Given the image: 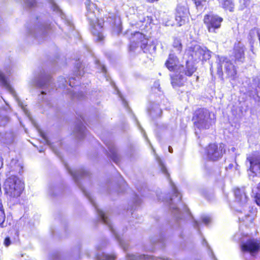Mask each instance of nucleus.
Masks as SVG:
<instances>
[{"label": "nucleus", "instance_id": "obj_45", "mask_svg": "<svg viewBox=\"0 0 260 260\" xmlns=\"http://www.w3.org/2000/svg\"><path fill=\"white\" fill-rule=\"evenodd\" d=\"M52 259L50 260H59L60 258V255L58 253H54L52 255Z\"/></svg>", "mask_w": 260, "mask_h": 260}, {"label": "nucleus", "instance_id": "obj_64", "mask_svg": "<svg viewBox=\"0 0 260 260\" xmlns=\"http://www.w3.org/2000/svg\"><path fill=\"white\" fill-rule=\"evenodd\" d=\"M6 105H7V106H6V107H8L10 109V108L9 107V106L8 105V104H6Z\"/></svg>", "mask_w": 260, "mask_h": 260}, {"label": "nucleus", "instance_id": "obj_54", "mask_svg": "<svg viewBox=\"0 0 260 260\" xmlns=\"http://www.w3.org/2000/svg\"><path fill=\"white\" fill-rule=\"evenodd\" d=\"M119 96L120 97L121 100L122 101V102H123L124 106L126 107L127 106V103H126L125 101H124V100L122 99V98L121 96V95H119Z\"/></svg>", "mask_w": 260, "mask_h": 260}, {"label": "nucleus", "instance_id": "obj_29", "mask_svg": "<svg viewBox=\"0 0 260 260\" xmlns=\"http://www.w3.org/2000/svg\"><path fill=\"white\" fill-rule=\"evenodd\" d=\"M66 91H67V93L68 94H70L71 96L73 99L77 98L78 100H82L84 98L85 95H84V93L82 91H81V92L77 93L75 92H74V91H72L71 89H68V88H67L66 89Z\"/></svg>", "mask_w": 260, "mask_h": 260}, {"label": "nucleus", "instance_id": "obj_11", "mask_svg": "<svg viewBox=\"0 0 260 260\" xmlns=\"http://www.w3.org/2000/svg\"><path fill=\"white\" fill-rule=\"evenodd\" d=\"M140 47L141 49L144 52L149 51L151 45L148 44V40L145 37V36L139 31L136 32L134 34V36L132 38L131 44L129 45V50L133 51L135 49Z\"/></svg>", "mask_w": 260, "mask_h": 260}, {"label": "nucleus", "instance_id": "obj_34", "mask_svg": "<svg viewBox=\"0 0 260 260\" xmlns=\"http://www.w3.org/2000/svg\"><path fill=\"white\" fill-rule=\"evenodd\" d=\"M6 216L4 212L3 206L1 203H0V226L4 227V222L5 220Z\"/></svg>", "mask_w": 260, "mask_h": 260}, {"label": "nucleus", "instance_id": "obj_42", "mask_svg": "<svg viewBox=\"0 0 260 260\" xmlns=\"http://www.w3.org/2000/svg\"><path fill=\"white\" fill-rule=\"evenodd\" d=\"M141 203V200L137 194H135L134 199V204L135 207L139 205Z\"/></svg>", "mask_w": 260, "mask_h": 260}, {"label": "nucleus", "instance_id": "obj_30", "mask_svg": "<svg viewBox=\"0 0 260 260\" xmlns=\"http://www.w3.org/2000/svg\"><path fill=\"white\" fill-rule=\"evenodd\" d=\"M256 35L258 37L260 36V29L258 28L254 27L251 29L249 32L248 39L250 42L253 41L254 38Z\"/></svg>", "mask_w": 260, "mask_h": 260}, {"label": "nucleus", "instance_id": "obj_26", "mask_svg": "<svg viewBox=\"0 0 260 260\" xmlns=\"http://www.w3.org/2000/svg\"><path fill=\"white\" fill-rule=\"evenodd\" d=\"M251 196L254 198L256 204L260 206V182L252 188Z\"/></svg>", "mask_w": 260, "mask_h": 260}, {"label": "nucleus", "instance_id": "obj_55", "mask_svg": "<svg viewBox=\"0 0 260 260\" xmlns=\"http://www.w3.org/2000/svg\"><path fill=\"white\" fill-rule=\"evenodd\" d=\"M168 149H169V151L170 153H172L173 152V148L171 146L169 147Z\"/></svg>", "mask_w": 260, "mask_h": 260}, {"label": "nucleus", "instance_id": "obj_56", "mask_svg": "<svg viewBox=\"0 0 260 260\" xmlns=\"http://www.w3.org/2000/svg\"><path fill=\"white\" fill-rule=\"evenodd\" d=\"M127 186V184H126V183L125 181H124L123 184V188L125 189Z\"/></svg>", "mask_w": 260, "mask_h": 260}, {"label": "nucleus", "instance_id": "obj_46", "mask_svg": "<svg viewBox=\"0 0 260 260\" xmlns=\"http://www.w3.org/2000/svg\"><path fill=\"white\" fill-rule=\"evenodd\" d=\"M75 80L74 78H70L69 80V86L71 87H73L74 86H76L77 85H76L74 83H73V81Z\"/></svg>", "mask_w": 260, "mask_h": 260}, {"label": "nucleus", "instance_id": "obj_35", "mask_svg": "<svg viewBox=\"0 0 260 260\" xmlns=\"http://www.w3.org/2000/svg\"><path fill=\"white\" fill-rule=\"evenodd\" d=\"M202 245L203 246H206L208 248V252H209L208 254L210 255V256H211L214 260H217L214 253H213V252L212 251L211 248L209 246L207 241L204 238L203 239V241H202Z\"/></svg>", "mask_w": 260, "mask_h": 260}, {"label": "nucleus", "instance_id": "obj_31", "mask_svg": "<svg viewBox=\"0 0 260 260\" xmlns=\"http://www.w3.org/2000/svg\"><path fill=\"white\" fill-rule=\"evenodd\" d=\"M173 47L177 53H180L182 49V45L179 39L175 38L174 40Z\"/></svg>", "mask_w": 260, "mask_h": 260}, {"label": "nucleus", "instance_id": "obj_24", "mask_svg": "<svg viewBox=\"0 0 260 260\" xmlns=\"http://www.w3.org/2000/svg\"><path fill=\"white\" fill-rule=\"evenodd\" d=\"M220 4L224 10L231 12L234 11L235 4L233 0H221L220 2Z\"/></svg>", "mask_w": 260, "mask_h": 260}, {"label": "nucleus", "instance_id": "obj_43", "mask_svg": "<svg viewBox=\"0 0 260 260\" xmlns=\"http://www.w3.org/2000/svg\"><path fill=\"white\" fill-rule=\"evenodd\" d=\"M152 89L153 90L157 89L158 91H160V83L159 81H156L154 82Z\"/></svg>", "mask_w": 260, "mask_h": 260}, {"label": "nucleus", "instance_id": "obj_28", "mask_svg": "<svg viewBox=\"0 0 260 260\" xmlns=\"http://www.w3.org/2000/svg\"><path fill=\"white\" fill-rule=\"evenodd\" d=\"M161 112V109L158 106L152 107L151 109L149 110V115L152 118H155L160 116Z\"/></svg>", "mask_w": 260, "mask_h": 260}, {"label": "nucleus", "instance_id": "obj_25", "mask_svg": "<svg viewBox=\"0 0 260 260\" xmlns=\"http://www.w3.org/2000/svg\"><path fill=\"white\" fill-rule=\"evenodd\" d=\"M9 166L11 169L10 172H15L18 173H21L23 169L22 166L20 163L16 159H12L9 164Z\"/></svg>", "mask_w": 260, "mask_h": 260}, {"label": "nucleus", "instance_id": "obj_50", "mask_svg": "<svg viewBox=\"0 0 260 260\" xmlns=\"http://www.w3.org/2000/svg\"><path fill=\"white\" fill-rule=\"evenodd\" d=\"M5 72L7 74H9L11 73V70L10 69V67L6 68L5 69Z\"/></svg>", "mask_w": 260, "mask_h": 260}, {"label": "nucleus", "instance_id": "obj_17", "mask_svg": "<svg viewBox=\"0 0 260 260\" xmlns=\"http://www.w3.org/2000/svg\"><path fill=\"white\" fill-rule=\"evenodd\" d=\"M85 122L84 118L81 116L76 124L73 134L78 139H82L87 135V131L83 122Z\"/></svg>", "mask_w": 260, "mask_h": 260}, {"label": "nucleus", "instance_id": "obj_44", "mask_svg": "<svg viewBox=\"0 0 260 260\" xmlns=\"http://www.w3.org/2000/svg\"><path fill=\"white\" fill-rule=\"evenodd\" d=\"M4 245L8 247L11 244V241L10 238L9 237H6L4 242Z\"/></svg>", "mask_w": 260, "mask_h": 260}, {"label": "nucleus", "instance_id": "obj_57", "mask_svg": "<svg viewBox=\"0 0 260 260\" xmlns=\"http://www.w3.org/2000/svg\"><path fill=\"white\" fill-rule=\"evenodd\" d=\"M139 192L141 194L142 196H144L142 192V189L137 188Z\"/></svg>", "mask_w": 260, "mask_h": 260}, {"label": "nucleus", "instance_id": "obj_58", "mask_svg": "<svg viewBox=\"0 0 260 260\" xmlns=\"http://www.w3.org/2000/svg\"><path fill=\"white\" fill-rule=\"evenodd\" d=\"M147 1L149 2L152 3V2H154V1H157L158 0H147Z\"/></svg>", "mask_w": 260, "mask_h": 260}, {"label": "nucleus", "instance_id": "obj_37", "mask_svg": "<svg viewBox=\"0 0 260 260\" xmlns=\"http://www.w3.org/2000/svg\"><path fill=\"white\" fill-rule=\"evenodd\" d=\"M14 135L13 133H7L6 134V143L8 144H11L14 141Z\"/></svg>", "mask_w": 260, "mask_h": 260}, {"label": "nucleus", "instance_id": "obj_21", "mask_svg": "<svg viewBox=\"0 0 260 260\" xmlns=\"http://www.w3.org/2000/svg\"><path fill=\"white\" fill-rule=\"evenodd\" d=\"M11 110L8 107L0 108V126H5L10 121Z\"/></svg>", "mask_w": 260, "mask_h": 260}, {"label": "nucleus", "instance_id": "obj_6", "mask_svg": "<svg viewBox=\"0 0 260 260\" xmlns=\"http://www.w3.org/2000/svg\"><path fill=\"white\" fill-rule=\"evenodd\" d=\"M31 85L42 90L41 94H46L55 87L65 88L67 86V81L63 77H59L55 85L52 82V77L44 70L41 71L39 75L36 77L31 81Z\"/></svg>", "mask_w": 260, "mask_h": 260}, {"label": "nucleus", "instance_id": "obj_33", "mask_svg": "<svg viewBox=\"0 0 260 260\" xmlns=\"http://www.w3.org/2000/svg\"><path fill=\"white\" fill-rule=\"evenodd\" d=\"M204 53H202V57L201 59L202 60H209L211 56V53L212 52L209 51L208 49H207V48L204 47L203 48Z\"/></svg>", "mask_w": 260, "mask_h": 260}, {"label": "nucleus", "instance_id": "obj_1", "mask_svg": "<svg viewBox=\"0 0 260 260\" xmlns=\"http://www.w3.org/2000/svg\"><path fill=\"white\" fill-rule=\"evenodd\" d=\"M64 163V167L68 173L72 176L75 183L79 187V188L82 191L84 196L88 199L89 201L94 207L98 216L100 220L105 224L108 226L110 231L115 237L119 243L120 246L124 250H126L128 248V244L125 242L122 238L123 233L118 232L112 225L110 219L109 218L107 215L102 210L99 208L98 205L94 201V199L87 190L86 187L84 186L89 185L90 184V178L89 172L83 169L80 168L76 170L71 169L69 166L66 164Z\"/></svg>", "mask_w": 260, "mask_h": 260}, {"label": "nucleus", "instance_id": "obj_2", "mask_svg": "<svg viewBox=\"0 0 260 260\" xmlns=\"http://www.w3.org/2000/svg\"><path fill=\"white\" fill-rule=\"evenodd\" d=\"M156 159L161 172L169 180L170 184L173 192V195L169 199H161L160 197L157 195L158 199L166 202L169 205L170 212L176 222L173 228L178 229L177 234L182 238V235L180 222L181 220L184 219L192 218V215L189 209L181 201V196L176 186L172 180L170 179V175L163 162L159 157H157Z\"/></svg>", "mask_w": 260, "mask_h": 260}, {"label": "nucleus", "instance_id": "obj_53", "mask_svg": "<svg viewBox=\"0 0 260 260\" xmlns=\"http://www.w3.org/2000/svg\"><path fill=\"white\" fill-rule=\"evenodd\" d=\"M136 121H137V124L138 126L139 127V128L140 129H141L142 132H144V130L143 129L142 127L140 125V124L139 122H138V121L137 119H136Z\"/></svg>", "mask_w": 260, "mask_h": 260}, {"label": "nucleus", "instance_id": "obj_16", "mask_svg": "<svg viewBox=\"0 0 260 260\" xmlns=\"http://www.w3.org/2000/svg\"><path fill=\"white\" fill-rule=\"evenodd\" d=\"M189 14L188 9L186 6L178 5L176 8V20L179 26L183 25L188 19Z\"/></svg>", "mask_w": 260, "mask_h": 260}, {"label": "nucleus", "instance_id": "obj_9", "mask_svg": "<svg viewBox=\"0 0 260 260\" xmlns=\"http://www.w3.org/2000/svg\"><path fill=\"white\" fill-rule=\"evenodd\" d=\"M219 58L218 62H217V74L222 80H223V71H222V66H224L225 73L227 74V76L232 78V79H234L236 78V76L237 74V71L235 69V66L232 64V63L226 58L224 57H221Z\"/></svg>", "mask_w": 260, "mask_h": 260}, {"label": "nucleus", "instance_id": "obj_63", "mask_svg": "<svg viewBox=\"0 0 260 260\" xmlns=\"http://www.w3.org/2000/svg\"><path fill=\"white\" fill-rule=\"evenodd\" d=\"M156 47L155 46H153V49L154 50L155 49Z\"/></svg>", "mask_w": 260, "mask_h": 260}, {"label": "nucleus", "instance_id": "obj_13", "mask_svg": "<svg viewBox=\"0 0 260 260\" xmlns=\"http://www.w3.org/2000/svg\"><path fill=\"white\" fill-rule=\"evenodd\" d=\"M108 245L107 240L104 239L99 242L95 246L96 252L94 257L96 260H115L116 256L114 254H107L103 252Z\"/></svg>", "mask_w": 260, "mask_h": 260}, {"label": "nucleus", "instance_id": "obj_61", "mask_svg": "<svg viewBox=\"0 0 260 260\" xmlns=\"http://www.w3.org/2000/svg\"><path fill=\"white\" fill-rule=\"evenodd\" d=\"M134 207H132V208L130 209L131 211L133 210L134 209Z\"/></svg>", "mask_w": 260, "mask_h": 260}, {"label": "nucleus", "instance_id": "obj_22", "mask_svg": "<svg viewBox=\"0 0 260 260\" xmlns=\"http://www.w3.org/2000/svg\"><path fill=\"white\" fill-rule=\"evenodd\" d=\"M41 136L44 140L45 141L46 144L49 146V147L51 148V149L52 150V151L54 152V153L58 157L61 158V154L60 152L57 149L58 147L61 146V142L57 141L55 142V143L54 142H52L50 140H49V139L47 138V137L46 136L45 134H44L43 133H41Z\"/></svg>", "mask_w": 260, "mask_h": 260}, {"label": "nucleus", "instance_id": "obj_32", "mask_svg": "<svg viewBox=\"0 0 260 260\" xmlns=\"http://www.w3.org/2000/svg\"><path fill=\"white\" fill-rule=\"evenodd\" d=\"M196 8L200 11H202L204 7L206 6V0H193Z\"/></svg>", "mask_w": 260, "mask_h": 260}, {"label": "nucleus", "instance_id": "obj_15", "mask_svg": "<svg viewBox=\"0 0 260 260\" xmlns=\"http://www.w3.org/2000/svg\"><path fill=\"white\" fill-rule=\"evenodd\" d=\"M240 246L243 252H247L254 255L260 250V241L255 239H249L241 244Z\"/></svg>", "mask_w": 260, "mask_h": 260}, {"label": "nucleus", "instance_id": "obj_36", "mask_svg": "<svg viewBox=\"0 0 260 260\" xmlns=\"http://www.w3.org/2000/svg\"><path fill=\"white\" fill-rule=\"evenodd\" d=\"M58 191H59V188L57 186L51 185L49 187V193L52 196H57Z\"/></svg>", "mask_w": 260, "mask_h": 260}, {"label": "nucleus", "instance_id": "obj_3", "mask_svg": "<svg viewBox=\"0 0 260 260\" xmlns=\"http://www.w3.org/2000/svg\"><path fill=\"white\" fill-rule=\"evenodd\" d=\"M178 59L174 53L169 54L168 59L166 62L167 68L170 71L175 72L170 75L171 84L174 88L182 86L186 80V76H191L196 71L193 63L190 61H186V66H177Z\"/></svg>", "mask_w": 260, "mask_h": 260}, {"label": "nucleus", "instance_id": "obj_40", "mask_svg": "<svg viewBox=\"0 0 260 260\" xmlns=\"http://www.w3.org/2000/svg\"><path fill=\"white\" fill-rule=\"evenodd\" d=\"M82 64L79 61L77 62V64L76 65V68L77 70L76 71V74L79 76H83L84 74L83 71L81 70V69L82 68Z\"/></svg>", "mask_w": 260, "mask_h": 260}, {"label": "nucleus", "instance_id": "obj_51", "mask_svg": "<svg viewBox=\"0 0 260 260\" xmlns=\"http://www.w3.org/2000/svg\"><path fill=\"white\" fill-rule=\"evenodd\" d=\"M139 20L140 22H143L145 21V19L144 17V16L142 15V16H141V17H139Z\"/></svg>", "mask_w": 260, "mask_h": 260}, {"label": "nucleus", "instance_id": "obj_4", "mask_svg": "<svg viewBox=\"0 0 260 260\" xmlns=\"http://www.w3.org/2000/svg\"><path fill=\"white\" fill-rule=\"evenodd\" d=\"M54 24L50 22L46 15H41L36 17L35 22L27 25L26 28V39L29 43H41L45 41Z\"/></svg>", "mask_w": 260, "mask_h": 260}, {"label": "nucleus", "instance_id": "obj_39", "mask_svg": "<svg viewBox=\"0 0 260 260\" xmlns=\"http://www.w3.org/2000/svg\"><path fill=\"white\" fill-rule=\"evenodd\" d=\"M240 9L243 10L250 5V0H240Z\"/></svg>", "mask_w": 260, "mask_h": 260}, {"label": "nucleus", "instance_id": "obj_62", "mask_svg": "<svg viewBox=\"0 0 260 260\" xmlns=\"http://www.w3.org/2000/svg\"><path fill=\"white\" fill-rule=\"evenodd\" d=\"M60 158V159L62 160V161H63V160H62V156H61V158L59 157Z\"/></svg>", "mask_w": 260, "mask_h": 260}, {"label": "nucleus", "instance_id": "obj_14", "mask_svg": "<svg viewBox=\"0 0 260 260\" xmlns=\"http://www.w3.org/2000/svg\"><path fill=\"white\" fill-rule=\"evenodd\" d=\"M247 159L249 161L250 176H257L260 174V154L255 152L251 156H248Z\"/></svg>", "mask_w": 260, "mask_h": 260}, {"label": "nucleus", "instance_id": "obj_47", "mask_svg": "<svg viewBox=\"0 0 260 260\" xmlns=\"http://www.w3.org/2000/svg\"><path fill=\"white\" fill-rule=\"evenodd\" d=\"M193 226H194V228L198 229L199 232H200V230H199V228H200L199 222H198V221L194 220V223H193Z\"/></svg>", "mask_w": 260, "mask_h": 260}, {"label": "nucleus", "instance_id": "obj_60", "mask_svg": "<svg viewBox=\"0 0 260 260\" xmlns=\"http://www.w3.org/2000/svg\"><path fill=\"white\" fill-rule=\"evenodd\" d=\"M143 136H144V137H145V138H146V139H147V137H146V134H145V132H144Z\"/></svg>", "mask_w": 260, "mask_h": 260}, {"label": "nucleus", "instance_id": "obj_27", "mask_svg": "<svg viewBox=\"0 0 260 260\" xmlns=\"http://www.w3.org/2000/svg\"><path fill=\"white\" fill-rule=\"evenodd\" d=\"M150 242L154 245L158 244L159 247H162L164 244V237L161 235H160L154 237H152L150 239Z\"/></svg>", "mask_w": 260, "mask_h": 260}, {"label": "nucleus", "instance_id": "obj_41", "mask_svg": "<svg viewBox=\"0 0 260 260\" xmlns=\"http://www.w3.org/2000/svg\"><path fill=\"white\" fill-rule=\"evenodd\" d=\"M201 219L203 223L205 225H208L211 221V218L207 215H203L201 216Z\"/></svg>", "mask_w": 260, "mask_h": 260}, {"label": "nucleus", "instance_id": "obj_5", "mask_svg": "<svg viewBox=\"0 0 260 260\" xmlns=\"http://www.w3.org/2000/svg\"><path fill=\"white\" fill-rule=\"evenodd\" d=\"M85 4L87 10L86 16L91 26V32L97 41H101L104 39L103 26L104 22L103 19L99 18L100 9L89 0H86Z\"/></svg>", "mask_w": 260, "mask_h": 260}, {"label": "nucleus", "instance_id": "obj_23", "mask_svg": "<svg viewBox=\"0 0 260 260\" xmlns=\"http://www.w3.org/2000/svg\"><path fill=\"white\" fill-rule=\"evenodd\" d=\"M234 194L236 201L241 204L246 203L247 201V196L246 194L245 188H237L234 190Z\"/></svg>", "mask_w": 260, "mask_h": 260}, {"label": "nucleus", "instance_id": "obj_59", "mask_svg": "<svg viewBox=\"0 0 260 260\" xmlns=\"http://www.w3.org/2000/svg\"><path fill=\"white\" fill-rule=\"evenodd\" d=\"M210 72H211V74H212V72H213V67H212V66H211V67L210 68Z\"/></svg>", "mask_w": 260, "mask_h": 260}, {"label": "nucleus", "instance_id": "obj_20", "mask_svg": "<svg viewBox=\"0 0 260 260\" xmlns=\"http://www.w3.org/2000/svg\"><path fill=\"white\" fill-rule=\"evenodd\" d=\"M245 49L244 45L240 42L235 45L234 53L236 61L240 63H243L244 61Z\"/></svg>", "mask_w": 260, "mask_h": 260}, {"label": "nucleus", "instance_id": "obj_19", "mask_svg": "<svg viewBox=\"0 0 260 260\" xmlns=\"http://www.w3.org/2000/svg\"><path fill=\"white\" fill-rule=\"evenodd\" d=\"M203 48L199 45L191 46L187 51V53L191 59L197 61L201 59L202 53H204Z\"/></svg>", "mask_w": 260, "mask_h": 260}, {"label": "nucleus", "instance_id": "obj_8", "mask_svg": "<svg viewBox=\"0 0 260 260\" xmlns=\"http://www.w3.org/2000/svg\"><path fill=\"white\" fill-rule=\"evenodd\" d=\"M4 185L6 193L12 198L19 197L24 188V183L15 175L9 177Z\"/></svg>", "mask_w": 260, "mask_h": 260}, {"label": "nucleus", "instance_id": "obj_10", "mask_svg": "<svg viewBox=\"0 0 260 260\" xmlns=\"http://www.w3.org/2000/svg\"><path fill=\"white\" fill-rule=\"evenodd\" d=\"M203 21L209 32L217 33L221 27L223 18L217 14L209 13L204 16Z\"/></svg>", "mask_w": 260, "mask_h": 260}, {"label": "nucleus", "instance_id": "obj_48", "mask_svg": "<svg viewBox=\"0 0 260 260\" xmlns=\"http://www.w3.org/2000/svg\"><path fill=\"white\" fill-rule=\"evenodd\" d=\"M114 31H116V32L119 34L121 31V27L120 25V22L118 23L117 27H116V30L114 29Z\"/></svg>", "mask_w": 260, "mask_h": 260}, {"label": "nucleus", "instance_id": "obj_7", "mask_svg": "<svg viewBox=\"0 0 260 260\" xmlns=\"http://www.w3.org/2000/svg\"><path fill=\"white\" fill-rule=\"evenodd\" d=\"M194 126L200 130L209 129L215 122L214 115L206 109L201 108L196 111L193 117Z\"/></svg>", "mask_w": 260, "mask_h": 260}, {"label": "nucleus", "instance_id": "obj_49", "mask_svg": "<svg viewBox=\"0 0 260 260\" xmlns=\"http://www.w3.org/2000/svg\"><path fill=\"white\" fill-rule=\"evenodd\" d=\"M234 167L233 164H230L228 167H226V170H231Z\"/></svg>", "mask_w": 260, "mask_h": 260}, {"label": "nucleus", "instance_id": "obj_18", "mask_svg": "<svg viewBox=\"0 0 260 260\" xmlns=\"http://www.w3.org/2000/svg\"><path fill=\"white\" fill-rule=\"evenodd\" d=\"M103 142L108 149V152H107L108 156L114 162L118 164L120 158L114 143L111 140H103Z\"/></svg>", "mask_w": 260, "mask_h": 260}, {"label": "nucleus", "instance_id": "obj_12", "mask_svg": "<svg viewBox=\"0 0 260 260\" xmlns=\"http://www.w3.org/2000/svg\"><path fill=\"white\" fill-rule=\"evenodd\" d=\"M225 152L224 145L220 143L210 144L206 149L207 157L211 160L216 161L220 158Z\"/></svg>", "mask_w": 260, "mask_h": 260}, {"label": "nucleus", "instance_id": "obj_38", "mask_svg": "<svg viewBox=\"0 0 260 260\" xmlns=\"http://www.w3.org/2000/svg\"><path fill=\"white\" fill-rule=\"evenodd\" d=\"M95 64L99 66L100 70H101V72L103 74V75L105 76V77L107 78L106 77L107 70H106V68L105 66L104 65L102 64L100 62V60H97V59L95 60Z\"/></svg>", "mask_w": 260, "mask_h": 260}, {"label": "nucleus", "instance_id": "obj_52", "mask_svg": "<svg viewBox=\"0 0 260 260\" xmlns=\"http://www.w3.org/2000/svg\"><path fill=\"white\" fill-rule=\"evenodd\" d=\"M3 166V158L2 156L0 155V169L2 168Z\"/></svg>", "mask_w": 260, "mask_h": 260}]
</instances>
